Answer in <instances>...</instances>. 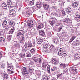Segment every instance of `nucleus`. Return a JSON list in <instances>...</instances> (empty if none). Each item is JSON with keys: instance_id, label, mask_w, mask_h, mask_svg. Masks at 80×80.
Segmentation results:
<instances>
[{"instance_id": "obj_1", "label": "nucleus", "mask_w": 80, "mask_h": 80, "mask_svg": "<svg viewBox=\"0 0 80 80\" xmlns=\"http://www.w3.org/2000/svg\"><path fill=\"white\" fill-rule=\"evenodd\" d=\"M2 26L4 28H6L5 29L6 32H8L10 30V28L8 26V23L7 21L6 20H4L3 21Z\"/></svg>"}, {"instance_id": "obj_2", "label": "nucleus", "mask_w": 80, "mask_h": 80, "mask_svg": "<svg viewBox=\"0 0 80 80\" xmlns=\"http://www.w3.org/2000/svg\"><path fill=\"white\" fill-rule=\"evenodd\" d=\"M33 59L35 61V62H37V64L38 65H40L41 63H42V59L41 58H33Z\"/></svg>"}, {"instance_id": "obj_3", "label": "nucleus", "mask_w": 80, "mask_h": 80, "mask_svg": "<svg viewBox=\"0 0 80 80\" xmlns=\"http://www.w3.org/2000/svg\"><path fill=\"white\" fill-rule=\"evenodd\" d=\"M49 47V43H46L43 46V52H49V50H48V47Z\"/></svg>"}, {"instance_id": "obj_4", "label": "nucleus", "mask_w": 80, "mask_h": 80, "mask_svg": "<svg viewBox=\"0 0 80 80\" xmlns=\"http://www.w3.org/2000/svg\"><path fill=\"white\" fill-rule=\"evenodd\" d=\"M7 4L9 8H12V7H14V6L13 2H12V1L10 0H8L7 1Z\"/></svg>"}, {"instance_id": "obj_5", "label": "nucleus", "mask_w": 80, "mask_h": 80, "mask_svg": "<svg viewBox=\"0 0 80 80\" xmlns=\"http://www.w3.org/2000/svg\"><path fill=\"white\" fill-rule=\"evenodd\" d=\"M72 5L73 7H75L76 8H79L80 7V5L78 4V2H77L76 1H74L72 3Z\"/></svg>"}, {"instance_id": "obj_6", "label": "nucleus", "mask_w": 80, "mask_h": 80, "mask_svg": "<svg viewBox=\"0 0 80 80\" xmlns=\"http://www.w3.org/2000/svg\"><path fill=\"white\" fill-rule=\"evenodd\" d=\"M42 4V2H40V0H38L37 2V4L36 5V7L37 8H40L41 7V5Z\"/></svg>"}, {"instance_id": "obj_7", "label": "nucleus", "mask_w": 80, "mask_h": 80, "mask_svg": "<svg viewBox=\"0 0 80 80\" xmlns=\"http://www.w3.org/2000/svg\"><path fill=\"white\" fill-rule=\"evenodd\" d=\"M15 10L12 9L10 11V13H9V14L10 15L12 16V17H14L15 16Z\"/></svg>"}, {"instance_id": "obj_8", "label": "nucleus", "mask_w": 80, "mask_h": 80, "mask_svg": "<svg viewBox=\"0 0 80 80\" xmlns=\"http://www.w3.org/2000/svg\"><path fill=\"white\" fill-rule=\"evenodd\" d=\"M28 28H32L33 27V22L32 21H30L28 24Z\"/></svg>"}, {"instance_id": "obj_9", "label": "nucleus", "mask_w": 80, "mask_h": 80, "mask_svg": "<svg viewBox=\"0 0 80 80\" xmlns=\"http://www.w3.org/2000/svg\"><path fill=\"white\" fill-rule=\"evenodd\" d=\"M8 23L10 27H13L15 26V23H14V22L12 20H9Z\"/></svg>"}, {"instance_id": "obj_10", "label": "nucleus", "mask_w": 80, "mask_h": 80, "mask_svg": "<svg viewBox=\"0 0 80 80\" xmlns=\"http://www.w3.org/2000/svg\"><path fill=\"white\" fill-rule=\"evenodd\" d=\"M39 33L40 35L41 36H45V31L44 30H39Z\"/></svg>"}, {"instance_id": "obj_11", "label": "nucleus", "mask_w": 80, "mask_h": 80, "mask_svg": "<svg viewBox=\"0 0 80 80\" xmlns=\"http://www.w3.org/2000/svg\"><path fill=\"white\" fill-rule=\"evenodd\" d=\"M67 55V52H62L60 55H59V57H61V58H62V57H65V55Z\"/></svg>"}, {"instance_id": "obj_12", "label": "nucleus", "mask_w": 80, "mask_h": 80, "mask_svg": "<svg viewBox=\"0 0 80 80\" xmlns=\"http://www.w3.org/2000/svg\"><path fill=\"white\" fill-rule=\"evenodd\" d=\"M30 10L28 8L27 9V12L25 14V16H26V17H29V16H30V15H32V13L30 12Z\"/></svg>"}, {"instance_id": "obj_13", "label": "nucleus", "mask_w": 80, "mask_h": 80, "mask_svg": "<svg viewBox=\"0 0 80 80\" xmlns=\"http://www.w3.org/2000/svg\"><path fill=\"white\" fill-rule=\"evenodd\" d=\"M13 43L15 44L14 46L15 47H20V45L19 43L18 42H17V41H14L13 42Z\"/></svg>"}, {"instance_id": "obj_14", "label": "nucleus", "mask_w": 80, "mask_h": 80, "mask_svg": "<svg viewBox=\"0 0 80 80\" xmlns=\"http://www.w3.org/2000/svg\"><path fill=\"white\" fill-rule=\"evenodd\" d=\"M66 11L67 13H71V12H72L71 8L68 7H67V8H66Z\"/></svg>"}, {"instance_id": "obj_15", "label": "nucleus", "mask_w": 80, "mask_h": 80, "mask_svg": "<svg viewBox=\"0 0 80 80\" xmlns=\"http://www.w3.org/2000/svg\"><path fill=\"white\" fill-rule=\"evenodd\" d=\"M37 27L39 30L43 28V24H39L37 26Z\"/></svg>"}, {"instance_id": "obj_16", "label": "nucleus", "mask_w": 80, "mask_h": 80, "mask_svg": "<svg viewBox=\"0 0 80 80\" xmlns=\"http://www.w3.org/2000/svg\"><path fill=\"white\" fill-rule=\"evenodd\" d=\"M74 20L77 21H80V15L78 14L76 15V17L74 18Z\"/></svg>"}, {"instance_id": "obj_17", "label": "nucleus", "mask_w": 80, "mask_h": 80, "mask_svg": "<svg viewBox=\"0 0 80 80\" xmlns=\"http://www.w3.org/2000/svg\"><path fill=\"white\" fill-rule=\"evenodd\" d=\"M51 62L52 63L55 65V64H57V63L58 62L56 60H55V58H53L52 59H51Z\"/></svg>"}, {"instance_id": "obj_18", "label": "nucleus", "mask_w": 80, "mask_h": 80, "mask_svg": "<svg viewBox=\"0 0 80 80\" xmlns=\"http://www.w3.org/2000/svg\"><path fill=\"white\" fill-rule=\"evenodd\" d=\"M18 34H19V35H23V34H24V31H23L22 30H19L18 32Z\"/></svg>"}, {"instance_id": "obj_19", "label": "nucleus", "mask_w": 80, "mask_h": 80, "mask_svg": "<svg viewBox=\"0 0 80 80\" xmlns=\"http://www.w3.org/2000/svg\"><path fill=\"white\" fill-rule=\"evenodd\" d=\"M43 39L39 38L37 40V43L38 44H41L43 42Z\"/></svg>"}, {"instance_id": "obj_20", "label": "nucleus", "mask_w": 80, "mask_h": 80, "mask_svg": "<svg viewBox=\"0 0 80 80\" xmlns=\"http://www.w3.org/2000/svg\"><path fill=\"white\" fill-rule=\"evenodd\" d=\"M48 64V62H47L45 61H44L42 65V67H43V68H45Z\"/></svg>"}, {"instance_id": "obj_21", "label": "nucleus", "mask_w": 80, "mask_h": 80, "mask_svg": "<svg viewBox=\"0 0 80 80\" xmlns=\"http://www.w3.org/2000/svg\"><path fill=\"white\" fill-rule=\"evenodd\" d=\"M48 64V62H47L45 61H44L42 65V67H43V68H45Z\"/></svg>"}, {"instance_id": "obj_22", "label": "nucleus", "mask_w": 80, "mask_h": 80, "mask_svg": "<svg viewBox=\"0 0 80 80\" xmlns=\"http://www.w3.org/2000/svg\"><path fill=\"white\" fill-rule=\"evenodd\" d=\"M52 15H53L55 17H58V11L54 12L51 13Z\"/></svg>"}, {"instance_id": "obj_23", "label": "nucleus", "mask_w": 80, "mask_h": 80, "mask_svg": "<svg viewBox=\"0 0 80 80\" xmlns=\"http://www.w3.org/2000/svg\"><path fill=\"white\" fill-rule=\"evenodd\" d=\"M15 31V28H13L8 32V34H13Z\"/></svg>"}, {"instance_id": "obj_24", "label": "nucleus", "mask_w": 80, "mask_h": 80, "mask_svg": "<svg viewBox=\"0 0 80 80\" xmlns=\"http://www.w3.org/2000/svg\"><path fill=\"white\" fill-rule=\"evenodd\" d=\"M43 6L45 10H48V8H49V6L48 5L45 4H43Z\"/></svg>"}, {"instance_id": "obj_25", "label": "nucleus", "mask_w": 80, "mask_h": 80, "mask_svg": "<svg viewBox=\"0 0 80 80\" xmlns=\"http://www.w3.org/2000/svg\"><path fill=\"white\" fill-rule=\"evenodd\" d=\"M2 8L6 9L7 8V6L5 3H3L2 5Z\"/></svg>"}, {"instance_id": "obj_26", "label": "nucleus", "mask_w": 80, "mask_h": 80, "mask_svg": "<svg viewBox=\"0 0 80 80\" xmlns=\"http://www.w3.org/2000/svg\"><path fill=\"white\" fill-rule=\"evenodd\" d=\"M74 57L77 60H80V55L79 54H76L74 55Z\"/></svg>"}, {"instance_id": "obj_27", "label": "nucleus", "mask_w": 80, "mask_h": 80, "mask_svg": "<svg viewBox=\"0 0 80 80\" xmlns=\"http://www.w3.org/2000/svg\"><path fill=\"white\" fill-rule=\"evenodd\" d=\"M53 42H54L55 44H58L59 43V40L56 38H55L53 40Z\"/></svg>"}, {"instance_id": "obj_28", "label": "nucleus", "mask_w": 80, "mask_h": 80, "mask_svg": "<svg viewBox=\"0 0 80 80\" xmlns=\"http://www.w3.org/2000/svg\"><path fill=\"white\" fill-rule=\"evenodd\" d=\"M67 65L65 64H63L61 63V64L59 65V67L62 68H64L65 67H66Z\"/></svg>"}, {"instance_id": "obj_29", "label": "nucleus", "mask_w": 80, "mask_h": 80, "mask_svg": "<svg viewBox=\"0 0 80 80\" xmlns=\"http://www.w3.org/2000/svg\"><path fill=\"white\" fill-rule=\"evenodd\" d=\"M57 70V69L56 67H54L51 68V71L52 72H56Z\"/></svg>"}, {"instance_id": "obj_30", "label": "nucleus", "mask_w": 80, "mask_h": 80, "mask_svg": "<svg viewBox=\"0 0 80 80\" xmlns=\"http://www.w3.org/2000/svg\"><path fill=\"white\" fill-rule=\"evenodd\" d=\"M49 22L50 23L52 26H53L55 23L56 22L55 20H50Z\"/></svg>"}, {"instance_id": "obj_31", "label": "nucleus", "mask_w": 80, "mask_h": 80, "mask_svg": "<svg viewBox=\"0 0 80 80\" xmlns=\"http://www.w3.org/2000/svg\"><path fill=\"white\" fill-rule=\"evenodd\" d=\"M34 0H32L30 1L29 2V5L30 6H32V5H34Z\"/></svg>"}, {"instance_id": "obj_32", "label": "nucleus", "mask_w": 80, "mask_h": 80, "mask_svg": "<svg viewBox=\"0 0 80 80\" xmlns=\"http://www.w3.org/2000/svg\"><path fill=\"white\" fill-rule=\"evenodd\" d=\"M16 38L18 40H20L22 38V35L17 34L16 36Z\"/></svg>"}, {"instance_id": "obj_33", "label": "nucleus", "mask_w": 80, "mask_h": 80, "mask_svg": "<svg viewBox=\"0 0 80 80\" xmlns=\"http://www.w3.org/2000/svg\"><path fill=\"white\" fill-rule=\"evenodd\" d=\"M63 51V50L62 49H61L60 48L59 50V51L58 52V55L60 56L61 54L62 53Z\"/></svg>"}, {"instance_id": "obj_34", "label": "nucleus", "mask_w": 80, "mask_h": 80, "mask_svg": "<svg viewBox=\"0 0 80 80\" xmlns=\"http://www.w3.org/2000/svg\"><path fill=\"white\" fill-rule=\"evenodd\" d=\"M3 77L4 79H7L8 77V75L4 73L3 74Z\"/></svg>"}, {"instance_id": "obj_35", "label": "nucleus", "mask_w": 80, "mask_h": 80, "mask_svg": "<svg viewBox=\"0 0 80 80\" xmlns=\"http://www.w3.org/2000/svg\"><path fill=\"white\" fill-rule=\"evenodd\" d=\"M12 38V36L9 35L8 37V38L7 39L8 42H10L11 40V38Z\"/></svg>"}, {"instance_id": "obj_36", "label": "nucleus", "mask_w": 80, "mask_h": 80, "mask_svg": "<svg viewBox=\"0 0 80 80\" xmlns=\"http://www.w3.org/2000/svg\"><path fill=\"white\" fill-rule=\"evenodd\" d=\"M72 71V72H77V69H76V68L75 67H72L71 69Z\"/></svg>"}, {"instance_id": "obj_37", "label": "nucleus", "mask_w": 80, "mask_h": 80, "mask_svg": "<svg viewBox=\"0 0 80 80\" xmlns=\"http://www.w3.org/2000/svg\"><path fill=\"white\" fill-rule=\"evenodd\" d=\"M61 12L62 13V15L63 16H65V11H64V9L63 8H62L61 9Z\"/></svg>"}, {"instance_id": "obj_38", "label": "nucleus", "mask_w": 80, "mask_h": 80, "mask_svg": "<svg viewBox=\"0 0 80 80\" xmlns=\"http://www.w3.org/2000/svg\"><path fill=\"white\" fill-rule=\"evenodd\" d=\"M63 22H64L65 23H69V22H70V20L67 19H64L63 20Z\"/></svg>"}, {"instance_id": "obj_39", "label": "nucleus", "mask_w": 80, "mask_h": 80, "mask_svg": "<svg viewBox=\"0 0 80 80\" xmlns=\"http://www.w3.org/2000/svg\"><path fill=\"white\" fill-rule=\"evenodd\" d=\"M0 41L2 42H5V38L2 37H0Z\"/></svg>"}, {"instance_id": "obj_40", "label": "nucleus", "mask_w": 80, "mask_h": 80, "mask_svg": "<svg viewBox=\"0 0 80 80\" xmlns=\"http://www.w3.org/2000/svg\"><path fill=\"white\" fill-rule=\"evenodd\" d=\"M26 54L27 57H31V54L29 52H27Z\"/></svg>"}, {"instance_id": "obj_41", "label": "nucleus", "mask_w": 80, "mask_h": 80, "mask_svg": "<svg viewBox=\"0 0 80 80\" xmlns=\"http://www.w3.org/2000/svg\"><path fill=\"white\" fill-rule=\"evenodd\" d=\"M43 80H49L50 77L49 76H45Z\"/></svg>"}, {"instance_id": "obj_42", "label": "nucleus", "mask_w": 80, "mask_h": 80, "mask_svg": "<svg viewBox=\"0 0 80 80\" xmlns=\"http://www.w3.org/2000/svg\"><path fill=\"white\" fill-rule=\"evenodd\" d=\"M8 67L10 68L11 70H13V66L11 64H8Z\"/></svg>"}, {"instance_id": "obj_43", "label": "nucleus", "mask_w": 80, "mask_h": 80, "mask_svg": "<svg viewBox=\"0 0 80 80\" xmlns=\"http://www.w3.org/2000/svg\"><path fill=\"white\" fill-rule=\"evenodd\" d=\"M25 53H21L20 54V56L21 57L23 58V57H25Z\"/></svg>"}, {"instance_id": "obj_44", "label": "nucleus", "mask_w": 80, "mask_h": 80, "mask_svg": "<svg viewBox=\"0 0 80 80\" xmlns=\"http://www.w3.org/2000/svg\"><path fill=\"white\" fill-rule=\"evenodd\" d=\"M49 50L50 52H52L53 53H54L55 52V49L54 48L53 49H49Z\"/></svg>"}, {"instance_id": "obj_45", "label": "nucleus", "mask_w": 80, "mask_h": 80, "mask_svg": "<svg viewBox=\"0 0 80 80\" xmlns=\"http://www.w3.org/2000/svg\"><path fill=\"white\" fill-rule=\"evenodd\" d=\"M72 47H76V46H77V42H73L72 44Z\"/></svg>"}, {"instance_id": "obj_46", "label": "nucleus", "mask_w": 80, "mask_h": 80, "mask_svg": "<svg viewBox=\"0 0 80 80\" xmlns=\"http://www.w3.org/2000/svg\"><path fill=\"white\" fill-rule=\"evenodd\" d=\"M22 74L24 75L27 76L28 75V72L26 71L25 72H22Z\"/></svg>"}, {"instance_id": "obj_47", "label": "nucleus", "mask_w": 80, "mask_h": 80, "mask_svg": "<svg viewBox=\"0 0 80 80\" xmlns=\"http://www.w3.org/2000/svg\"><path fill=\"white\" fill-rule=\"evenodd\" d=\"M8 73H10V74H11V73H13V71H11L10 69H8Z\"/></svg>"}, {"instance_id": "obj_48", "label": "nucleus", "mask_w": 80, "mask_h": 80, "mask_svg": "<svg viewBox=\"0 0 80 80\" xmlns=\"http://www.w3.org/2000/svg\"><path fill=\"white\" fill-rule=\"evenodd\" d=\"M35 49L34 48H32L31 50H30V52L31 53H33V52H35Z\"/></svg>"}, {"instance_id": "obj_49", "label": "nucleus", "mask_w": 80, "mask_h": 80, "mask_svg": "<svg viewBox=\"0 0 80 80\" xmlns=\"http://www.w3.org/2000/svg\"><path fill=\"white\" fill-rule=\"evenodd\" d=\"M22 72H27V69L26 68H25V67L23 68V69L22 70Z\"/></svg>"}, {"instance_id": "obj_50", "label": "nucleus", "mask_w": 80, "mask_h": 80, "mask_svg": "<svg viewBox=\"0 0 80 80\" xmlns=\"http://www.w3.org/2000/svg\"><path fill=\"white\" fill-rule=\"evenodd\" d=\"M63 25L61 26L58 28V32H60V31H61V30H62V28H63Z\"/></svg>"}, {"instance_id": "obj_51", "label": "nucleus", "mask_w": 80, "mask_h": 80, "mask_svg": "<svg viewBox=\"0 0 80 80\" xmlns=\"http://www.w3.org/2000/svg\"><path fill=\"white\" fill-rule=\"evenodd\" d=\"M62 74L61 73H60L57 75V78H59V77H61L62 76Z\"/></svg>"}, {"instance_id": "obj_52", "label": "nucleus", "mask_w": 80, "mask_h": 80, "mask_svg": "<svg viewBox=\"0 0 80 80\" xmlns=\"http://www.w3.org/2000/svg\"><path fill=\"white\" fill-rule=\"evenodd\" d=\"M29 71L31 74H32V73H33V71L32 69H29Z\"/></svg>"}, {"instance_id": "obj_53", "label": "nucleus", "mask_w": 80, "mask_h": 80, "mask_svg": "<svg viewBox=\"0 0 80 80\" xmlns=\"http://www.w3.org/2000/svg\"><path fill=\"white\" fill-rule=\"evenodd\" d=\"M4 34V32H3V31H0V35H3Z\"/></svg>"}, {"instance_id": "obj_54", "label": "nucleus", "mask_w": 80, "mask_h": 80, "mask_svg": "<svg viewBox=\"0 0 80 80\" xmlns=\"http://www.w3.org/2000/svg\"><path fill=\"white\" fill-rule=\"evenodd\" d=\"M55 46L52 44L51 46H50V49H52L53 48H54V47Z\"/></svg>"}, {"instance_id": "obj_55", "label": "nucleus", "mask_w": 80, "mask_h": 80, "mask_svg": "<svg viewBox=\"0 0 80 80\" xmlns=\"http://www.w3.org/2000/svg\"><path fill=\"white\" fill-rule=\"evenodd\" d=\"M47 70L48 72H50V66H48L47 68Z\"/></svg>"}, {"instance_id": "obj_56", "label": "nucleus", "mask_w": 80, "mask_h": 80, "mask_svg": "<svg viewBox=\"0 0 80 80\" xmlns=\"http://www.w3.org/2000/svg\"><path fill=\"white\" fill-rule=\"evenodd\" d=\"M28 48H30V47H32V44L30 43L28 44Z\"/></svg>"}, {"instance_id": "obj_57", "label": "nucleus", "mask_w": 80, "mask_h": 80, "mask_svg": "<svg viewBox=\"0 0 80 80\" xmlns=\"http://www.w3.org/2000/svg\"><path fill=\"white\" fill-rule=\"evenodd\" d=\"M62 24V22H59L58 23L56 24V26H59Z\"/></svg>"}, {"instance_id": "obj_58", "label": "nucleus", "mask_w": 80, "mask_h": 80, "mask_svg": "<svg viewBox=\"0 0 80 80\" xmlns=\"http://www.w3.org/2000/svg\"><path fill=\"white\" fill-rule=\"evenodd\" d=\"M76 42V44H77V45H80V42L78 41H77Z\"/></svg>"}, {"instance_id": "obj_59", "label": "nucleus", "mask_w": 80, "mask_h": 80, "mask_svg": "<svg viewBox=\"0 0 80 80\" xmlns=\"http://www.w3.org/2000/svg\"><path fill=\"white\" fill-rule=\"evenodd\" d=\"M21 40L22 41H25V38H24V37L22 36V39H21Z\"/></svg>"}, {"instance_id": "obj_60", "label": "nucleus", "mask_w": 80, "mask_h": 80, "mask_svg": "<svg viewBox=\"0 0 80 80\" xmlns=\"http://www.w3.org/2000/svg\"><path fill=\"white\" fill-rule=\"evenodd\" d=\"M24 41H22V40H21L20 41V42L21 43H22V44H23V43H24Z\"/></svg>"}, {"instance_id": "obj_61", "label": "nucleus", "mask_w": 80, "mask_h": 80, "mask_svg": "<svg viewBox=\"0 0 80 80\" xmlns=\"http://www.w3.org/2000/svg\"><path fill=\"white\" fill-rule=\"evenodd\" d=\"M75 38H76V37L75 36H72V38H73V39L74 40L75 39Z\"/></svg>"}, {"instance_id": "obj_62", "label": "nucleus", "mask_w": 80, "mask_h": 80, "mask_svg": "<svg viewBox=\"0 0 80 80\" xmlns=\"http://www.w3.org/2000/svg\"><path fill=\"white\" fill-rule=\"evenodd\" d=\"M73 40H74V39H73V38H72L70 40L69 42H72V41H73Z\"/></svg>"}, {"instance_id": "obj_63", "label": "nucleus", "mask_w": 80, "mask_h": 80, "mask_svg": "<svg viewBox=\"0 0 80 80\" xmlns=\"http://www.w3.org/2000/svg\"><path fill=\"white\" fill-rule=\"evenodd\" d=\"M2 56V53L0 52V58H1Z\"/></svg>"}, {"instance_id": "obj_64", "label": "nucleus", "mask_w": 80, "mask_h": 80, "mask_svg": "<svg viewBox=\"0 0 80 80\" xmlns=\"http://www.w3.org/2000/svg\"><path fill=\"white\" fill-rule=\"evenodd\" d=\"M1 68H4V66L3 65H1Z\"/></svg>"}]
</instances>
